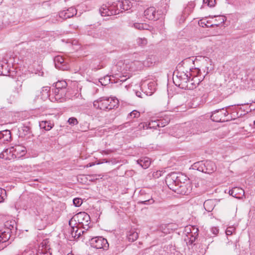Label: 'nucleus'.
<instances>
[{
  "label": "nucleus",
  "mask_w": 255,
  "mask_h": 255,
  "mask_svg": "<svg viewBox=\"0 0 255 255\" xmlns=\"http://www.w3.org/2000/svg\"><path fill=\"white\" fill-rule=\"evenodd\" d=\"M90 244L92 247L97 249L106 250L109 248L107 240L102 237H96L90 240Z\"/></svg>",
  "instance_id": "obj_6"
},
{
  "label": "nucleus",
  "mask_w": 255,
  "mask_h": 255,
  "mask_svg": "<svg viewBox=\"0 0 255 255\" xmlns=\"http://www.w3.org/2000/svg\"><path fill=\"white\" fill-rule=\"evenodd\" d=\"M50 91V88L49 87H44L42 88L41 91V98L42 100L45 101L48 98L51 102H54L53 100L52 99V95L49 94Z\"/></svg>",
  "instance_id": "obj_17"
},
{
  "label": "nucleus",
  "mask_w": 255,
  "mask_h": 255,
  "mask_svg": "<svg viewBox=\"0 0 255 255\" xmlns=\"http://www.w3.org/2000/svg\"><path fill=\"white\" fill-rule=\"evenodd\" d=\"M63 91L64 90H61L59 89H57L55 87V88L52 90V92L53 93L54 97L56 96L57 95H58Z\"/></svg>",
  "instance_id": "obj_51"
},
{
  "label": "nucleus",
  "mask_w": 255,
  "mask_h": 255,
  "mask_svg": "<svg viewBox=\"0 0 255 255\" xmlns=\"http://www.w3.org/2000/svg\"><path fill=\"white\" fill-rule=\"evenodd\" d=\"M67 86V84L65 81H60L55 83V87L61 90H65L64 89L66 88Z\"/></svg>",
  "instance_id": "obj_32"
},
{
  "label": "nucleus",
  "mask_w": 255,
  "mask_h": 255,
  "mask_svg": "<svg viewBox=\"0 0 255 255\" xmlns=\"http://www.w3.org/2000/svg\"><path fill=\"white\" fill-rule=\"evenodd\" d=\"M95 165V163L92 162V163H89L87 165V167H91L93 165Z\"/></svg>",
  "instance_id": "obj_57"
},
{
  "label": "nucleus",
  "mask_w": 255,
  "mask_h": 255,
  "mask_svg": "<svg viewBox=\"0 0 255 255\" xmlns=\"http://www.w3.org/2000/svg\"><path fill=\"white\" fill-rule=\"evenodd\" d=\"M116 4L114 3L112 5H109V10L111 12H113V15L119 14V9L117 8Z\"/></svg>",
  "instance_id": "obj_38"
},
{
  "label": "nucleus",
  "mask_w": 255,
  "mask_h": 255,
  "mask_svg": "<svg viewBox=\"0 0 255 255\" xmlns=\"http://www.w3.org/2000/svg\"><path fill=\"white\" fill-rule=\"evenodd\" d=\"M215 206L216 200L214 199L207 200L204 203V209L208 212L212 211Z\"/></svg>",
  "instance_id": "obj_19"
},
{
  "label": "nucleus",
  "mask_w": 255,
  "mask_h": 255,
  "mask_svg": "<svg viewBox=\"0 0 255 255\" xmlns=\"http://www.w3.org/2000/svg\"><path fill=\"white\" fill-rule=\"evenodd\" d=\"M50 248L48 239L44 240L41 243L39 247L38 251H50Z\"/></svg>",
  "instance_id": "obj_25"
},
{
  "label": "nucleus",
  "mask_w": 255,
  "mask_h": 255,
  "mask_svg": "<svg viewBox=\"0 0 255 255\" xmlns=\"http://www.w3.org/2000/svg\"><path fill=\"white\" fill-rule=\"evenodd\" d=\"M201 71L198 68H190V72H189V76L191 77H198L201 76Z\"/></svg>",
  "instance_id": "obj_27"
},
{
  "label": "nucleus",
  "mask_w": 255,
  "mask_h": 255,
  "mask_svg": "<svg viewBox=\"0 0 255 255\" xmlns=\"http://www.w3.org/2000/svg\"><path fill=\"white\" fill-rule=\"evenodd\" d=\"M1 74H2L3 75H5V73L3 72V71L1 72Z\"/></svg>",
  "instance_id": "obj_63"
},
{
  "label": "nucleus",
  "mask_w": 255,
  "mask_h": 255,
  "mask_svg": "<svg viewBox=\"0 0 255 255\" xmlns=\"http://www.w3.org/2000/svg\"><path fill=\"white\" fill-rule=\"evenodd\" d=\"M183 64H186L188 63H190L191 62L193 63L194 61L193 59H191L190 58H187L183 61H182Z\"/></svg>",
  "instance_id": "obj_54"
},
{
  "label": "nucleus",
  "mask_w": 255,
  "mask_h": 255,
  "mask_svg": "<svg viewBox=\"0 0 255 255\" xmlns=\"http://www.w3.org/2000/svg\"><path fill=\"white\" fill-rule=\"evenodd\" d=\"M144 15L149 20H157L159 19V14L154 7L151 6L144 11Z\"/></svg>",
  "instance_id": "obj_11"
},
{
  "label": "nucleus",
  "mask_w": 255,
  "mask_h": 255,
  "mask_svg": "<svg viewBox=\"0 0 255 255\" xmlns=\"http://www.w3.org/2000/svg\"><path fill=\"white\" fill-rule=\"evenodd\" d=\"M65 90H64L63 91L61 92L60 94L58 95H57L56 96L53 97L52 96V99L53 100L54 102L57 101L59 102H62L63 101L64 97L65 96Z\"/></svg>",
  "instance_id": "obj_31"
},
{
  "label": "nucleus",
  "mask_w": 255,
  "mask_h": 255,
  "mask_svg": "<svg viewBox=\"0 0 255 255\" xmlns=\"http://www.w3.org/2000/svg\"><path fill=\"white\" fill-rule=\"evenodd\" d=\"M192 167L194 169L209 174L213 173L217 168L215 163L210 160L197 162L194 163Z\"/></svg>",
  "instance_id": "obj_4"
},
{
  "label": "nucleus",
  "mask_w": 255,
  "mask_h": 255,
  "mask_svg": "<svg viewBox=\"0 0 255 255\" xmlns=\"http://www.w3.org/2000/svg\"><path fill=\"white\" fill-rule=\"evenodd\" d=\"M5 152L7 154L9 153L11 154V157L13 158H19L25 155L26 153V148L25 147L20 145H16L14 146L11 147L9 149H6Z\"/></svg>",
  "instance_id": "obj_7"
},
{
  "label": "nucleus",
  "mask_w": 255,
  "mask_h": 255,
  "mask_svg": "<svg viewBox=\"0 0 255 255\" xmlns=\"http://www.w3.org/2000/svg\"><path fill=\"white\" fill-rule=\"evenodd\" d=\"M153 202H154V201L152 199L140 202V203H143L144 204H151L153 203Z\"/></svg>",
  "instance_id": "obj_55"
},
{
  "label": "nucleus",
  "mask_w": 255,
  "mask_h": 255,
  "mask_svg": "<svg viewBox=\"0 0 255 255\" xmlns=\"http://www.w3.org/2000/svg\"><path fill=\"white\" fill-rule=\"evenodd\" d=\"M36 255H51L50 251H38Z\"/></svg>",
  "instance_id": "obj_49"
},
{
  "label": "nucleus",
  "mask_w": 255,
  "mask_h": 255,
  "mask_svg": "<svg viewBox=\"0 0 255 255\" xmlns=\"http://www.w3.org/2000/svg\"><path fill=\"white\" fill-rule=\"evenodd\" d=\"M157 84L154 81H151L148 84L143 83L141 85L142 91L147 96H151L155 91Z\"/></svg>",
  "instance_id": "obj_9"
},
{
  "label": "nucleus",
  "mask_w": 255,
  "mask_h": 255,
  "mask_svg": "<svg viewBox=\"0 0 255 255\" xmlns=\"http://www.w3.org/2000/svg\"><path fill=\"white\" fill-rule=\"evenodd\" d=\"M192 188L190 184L183 183L178 185L176 188L172 189L175 192L182 195H188L191 191Z\"/></svg>",
  "instance_id": "obj_10"
},
{
  "label": "nucleus",
  "mask_w": 255,
  "mask_h": 255,
  "mask_svg": "<svg viewBox=\"0 0 255 255\" xmlns=\"http://www.w3.org/2000/svg\"><path fill=\"white\" fill-rule=\"evenodd\" d=\"M73 202L76 207H79L82 205L83 201L81 198H75L73 200Z\"/></svg>",
  "instance_id": "obj_42"
},
{
  "label": "nucleus",
  "mask_w": 255,
  "mask_h": 255,
  "mask_svg": "<svg viewBox=\"0 0 255 255\" xmlns=\"http://www.w3.org/2000/svg\"><path fill=\"white\" fill-rule=\"evenodd\" d=\"M103 29H93L88 30L87 32V35L91 36L94 38H100L102 36Z\"/></svg>",
  "instance_id": "obj_21"
},
{
  "label": "nucleus",
  "mask_w": 255,
  "mask_h": 255,
  "mask_svg": "<svg viewBox=\"0 0 255 255\" xmlns=\"http://www.w3.org/2000/svg\"><path fill=\"white\" fill-rule=\"evenodd\" d=\"M132 26L138 30H149L150 27L149 25L146 23L138 22L134 23Z\"/></svg>",
  "instance_id": "obj_26"
},
{
  "label": "nucleus",
  "mask_w": 255,
  "mask_h": 255,
  "mask_svg": "<svg viewBox=\"0 0 255 255\" xmlns=\"http://www.w3.org/2000/svg\"><path fill=\"white\" fill-rule=\"evenodd\" d=\"M70 226V234L71 236L75 239L79 238L81 236V233L82 234L86 233L84 230L80 229V227L77 225H72V226Z\"/></svg>",
  "instance_id": "obj_13"
},
{
  "label": "nucleus",
  "mask_w": 255,
  "mask_h": 255,
  "mask_svg": "<svg viewBox=\"0 0 255 255\" xmlns=\"http://www.w3.org/2000/svg\"><path fill=\"white\" fill-rule=\"evenodd\" d=\"M90 223V216L85 212H81L76 214L69 221V226L77 225L79 226H82L83 229H86L87 227L86 230L89 228Z\"/></svg>",
  "instance_id": "obj_3"
},
{
  "label": "nucleus",
  "mask_w": 255,
  "mask_h": 255,
  "mask_svg": "<svg viewBox=\"0 0 255 255\" xmlns=\"http://www.w3.org/2000/svg\"><path fill=\"white\" fill-rule=\"evenodd\" d=\"M5 246H6V245H4V246H2L1 247H0V248L3 249V248H4Z\"/></svg>",
  "instance_id": "obj_61"
},
{
  "label": "nucleus",
  "mask_w": 255,
  "mask_h": 255,
  "mask_svg": "<svg viewBox=\"0 0 255 255\" xmlns=\"http://www.w3.org/2000/svg\"><path fill=\"white\" fill-rule=\"evenodd\" d=\"M178 176L179 173L172 172L166 177L165 183L170 190H172L179 185Z\"/></svg>",
  "instance_id": "obj_8"
},
{
  "label": "nucleus",
  "mask_w": 255,
  "mask_h": 255,
  "mask_svg": "<svg viewBox=\"0 0 255 255\" xmlns=\"http://www.w3.org/2000/svg\"><path fill=\"white\" fill-rule=\"evenodd\" d=\"M115 4H116V6L117 7V8H119V13L120 12H123L124 10V9H123V1H118L117 2H114Z\"/></svg>",
  "instance_id": "obj_44"
},
{
  "label": "nucleus",
  "mask_w": 255,
  "mask_h": 255,
  "mask_svg": "<svg viewBox=\"0 0 255 255\" xmlns=\"http://www.w3.org/2000/svg\"><path fill=\"white\" fill-rule=\"evenodd\" d=\"M136 95L137 96V97H140V98H142V96H141V94L140 92H136Z\"/></svg>",
  "instance_id": "obj_56"
},
{
  "label": "nucleus",
  "mask_w": 255,
  "mask_h": 255,
  "mask_svg": "<svg viewBox=\"0 0 255 255\" xmlns=\"http://www.w3.org/2000/svg\"><path fill=\"white\" fill-rule=\"evenodd\" d=\"M127 238L129 242H134L138 238V234L133 231H129L127 235Z\"/></svg>",
  "instance_id": "obj_29"
},
{
  "label": "nucleus",
  "mask_w": 255,
  "mask_h": 255,
  "mask_svg": "<svg viewBox=\"0 0 255 255\" xmlns=\"http://www.w3.org/2000/svg\"><path fill=\"white\" fill-rule=\"evenodd\" d=\"M220 18H221L220 20L221 21V22L223 23L224 22V20H224V17H221Z\"/></svg>",
  "instance_id": "obj_59"
},
{
  "label": "nucleus",
  "mask_w": 255,
  "mask_h": 255,
  "mask_svg": "<svg viewBox=\"0 0 255 255\" xmlns=\"http://www.w3.org/2000/svg\"><path fill=\"white\" fill-rule=\"evenodd\" d=\"M136 43L138 46H143L147 44V40L145 38H137L136 40Z\"/></svg>",
  "instance_id": "obj_36"
},
{
  "label": "nucleus",
  "mask_w": 255,
  "mask_h": 255,
  "mask_svg": "<svg viewBox=\"0 0 255 255\" xmlns=\"http://www.w3.org/2000/svg\"><path fill=\"white\" fill-rule=\"evenodd\" d=\"M195 3L194 2L190 1L188 2L187 6L185 8L183 12V17H185L192 12L194 7H195Z\"/></svg>",
  "instance_id": "obj_22"
},
{
  "label": "nucleus",
  "mask_w": 255,
  "mask_h": 255,
  "mask_svg": "<svg viewBox=\"0 0 255 255\" xmlns=\"http://www.w3.org/2000/svg\"><path fill=\"white\" fill-rule=\"evenodd\" d=\"M248 77L251 79L253 80V79H255V77H252L250 75V74L248 75Z\"/></svg>",
  "instance_id": "obj_58"
},
{
  "label": "nucleus",
  "mask_w": 255,
  "mask_h": 255,
  "mask_svg": "<svg viewBox=\"0 0 255 255\" xmlns=\"http://www.w3.org/2000/svg\"><path fill=\"white\" fill-rule=\"evenodd\" d=\"M221 109V113L222 114V115H223V118L224 119H227L226 118V117L229 114L228 112L226 110H224V108H222V109Z\"/></svg>",
  "instance_id": "obj_50"
},
{
  "label": "nucleus",
  "mask_w": 255,
  "mask_h": 255,
  "mask_svg": "<svg viewBox=\"0 0 255 255\" xmlns=\"http://www.w3.org/2000/svg\"><path fill=\"white\" fill-rule=\"evenodd\" d=\"M11 138V132L9 130H4L0 132V142L8 141Z\"/></svg>",
  "instance_id": "obj_20"
},
{
  "label": "nucleus",
  "mask_w": 255,
  "mask_h": 255,
  "mask_svg": "<svg viewBox=\"0 0 255 255\" xmlns=\"http://www.w3.org/2000/svg\"><path fill=\"white\" fill-rule=\"evenodd\" d=\"M137 163L144 169H146L150 165L151 162L149 158H145L143 159L137 160Z\"/></svg>",
  "instance_id": "obj_28"
},
{
  "label": "nucleus",
  "mask_w": 255,
  "mask_h": 255,
  "mask_svg": "<svg viewBox=\"0 0 255 255\" xmlns=\"http://www.w3.org/2000/svg\"><path fill=\"white\" fill-rule=\"evenodd\" d=\"M211 119L215 122H225L228 120V119H224L223 118V115L221 112V109L212 112L211 116Z\"/></svg>",
  "instance_id": "obj_15"
},
{
  "label": "nucleus",
  "mask_w": 255,
  "mask_h": 255,
  "mask_svg": "<svg viewBox=\"0 0 255 255\" xmlns=\"http://www.w3.org/2000/svg\"><path fill=\"white\" fill-rule=\"evenodd\" d=\"M189 78H190V76L187 73L177 72L176 75L175 72L174 73L173 81L176 86L181 89L187 90Z\"/></svg>",
  "instance_id": "obj_5"
},
{
  "label": "nucleus",
  "mask_w": 255,
  "mask_h": 255,
  "mask_svg": "<svg viewBox=\"0 0 255 255\" xmlns=\"http://www.w3.org/2000/svg\"><path fill=\"white\" fill-rule=\"evenodd\" d=\"M178 178L180 183L179 185H181L182 183H185V181L186 180L187 178L186 176L179 173Z\"/></svg>",
  "instance_id": "obj_47"
},
{
  "label": "nucleus",
  "mask_w": 255,
  "mask_h": 255,
  "mask_svg": "<svg viewBox=\"0 0 255 255\" xmlns=\"http://www.w3.org/2000/svg\"><path fill=\"white\" fill-rule=\"evenodd\" d=\"M204 4H206L209 7H214L216 4V0H203Z\"/></svg>",
  "instance_id": "obj_43"
},
{
  "label": "nucleus",
  "mask_w": 255,
  "mask_h": 255,
  "mask_svg": "<svg viewBox=\"0 0 255 255\" xmlns=\"http://www.w3.org/2000/svg\"><path fill=\"white\" fill-rule=\"evenodd\" d=\"M236 190H240L242 192V193L244 194V190H243L241 188H238V187H235V188H233L232 190L229 191L230 195H232L233 197H236V196L237 195V193H235Z\"/></svg>",
  "instance_id": "obj_40"
},
{
  "label": "nucleus",
  "mask_w": 255,
  "mask_h": 255,
  "mask_svg": "<svg viewBox=\"0 0 255 255\" xmlns=\"http://www.w3.org/2000/svg\"><path fill=\"white\" fill-rule=\"evenodd\" d=\"M203 78L201 77H192L191 79L189 78V82H188V88L187 90H193L198 86L201 81L202 80Z\"/></svg>",
  "instance_id": "obj_16"
},
{
  "label": "nucleus",
  "mask_w": 255,
  "mask_h": 255,
  "mask_svg": "<svg viewBox=\"0 0 255 255\" xmlns=\"http://www.w3.org/2000/svg\"><path fill=\"white\" fill-rule=\"evenodd\" d=\"M53 125L50 121H41L39 123V127L45 130H49L53 127Z\"/></svg>",
  "instance_id": "obj_24"
},
{
  "label": "nucleus",
  "mask_w": 255,
  "mask_h": 255,
  "mask_svg": "<svg viewBox=\"0 0 255 255\" xmlns=\"http://www.w3.org/2000/svg\"><path fill=\"white\" fill-rule=\"evenodd\" d=\"M211 231L213 235L216 236L219 233V229L217 227H214L211 228Z\"/></svg>",
  "instance_id": "obj_52"
},
{
  "label": "nucleus",
  "mask_w": 255,
  "mask_h": 255,
  "mask_svg": "<svg viewBox=\"0 0 255 255\" xmlns=\"http://www.w3.org/2000/svg\"><path fill=\"white\" fill-rule=\"evenodd\" d=\"M170 236H168L166 237V239H170Z\"/></svg>",
  "instance_id": "obj_62"
},
{
  "label": "nucleus",
  "mask_w": 255,
  "mask_h": 255,
  "mask_svg": "<svg viewBox=\"0 0 255 255\" xmlns=\"http://www.w3.org/2000/svg\"><path fill=\"white\" fill-rule=\"evenodd\" d=\"M139 115L140 114L138 111L133 110L128 115L127 118L130 120L133 118L138 117Z\"/></svg>",
  "instance_id": "obj_37"
},
{
  "label": "nucleus",
  "mask_w": 255,
  "mask_h": 255,
  "mask_svg": "<svg viewBox=\"0 0 255 255\" xmlns=\"http://www.w3.org/2000/svg\"><path fill=\"white\" fill-rule=\"evenodd\" d=\"M4 194L6 195V191L4 189L0 188V203L3 202L4 200Z\"/></svg>",
  "instance_id": "obj_46"
},
{
  "label": "nucleus",
  "mask_w": 255,
  "mask_h": 255,
  "mask_svg": "<svg viewBox=\"0 0 255 255\" xmlns=\"http://www.w3.org/2000/svg\"><path fill=\"white\" fill-rule=\"evenodd\" d=\"M110 78L109 76H106L104 78H100L99 79V82L101 84V85L106 86L110 83Z\"/></svg>",
  "instance_id": "obj_39"
},
{
  "label": "nucleus",
  "mask_w": 255,
  "mask_h": 255,
  "mask_svg": "<svg viewBox=\"0 0 255 255\" xmlns=\"http://www.w3.org/2000/svg\"><path fill=\"white\" fill-rule=\"evenodd\" d=\"M162 116L160 115V125H161L160 127H164L166 125L168 124L170 121V119L166 117L165 119H162Z\"/></svg>",
  "instance_id": "obj_41"
},
{
  "label": "nucleus",
  "mask_w": 255,
  "mask_h": 255,
  "mask_svg": "<svg viewBox=\"0 0 255 255\" xmlns=\"http://www.w3.org/2000/svg\"><path fill=\"white\" fill-rule=\"evenodd\" d=\"M235 232V228L234 227H229L227 228L226 231V234L227 236L231 235Z\"/></svg>",
  "instance_id": "obj_45"
},
{
  "label": "nucleus",
  "mask_w": 255,
  "mask_h": 255,
  "mask_svg": "<svg viewBox=\"0 0 255 255\" xmlns=\"http://www.w3.org/2000/svg\"><path fill=\"white\" fill-rule=\"evenodd\" d=\"M100 12L102 16H110L113 15V12H111L109 10V6L103 5L99 9Z\"/></svg>",
  "instance_id": "obj_23"
},
{
  "label": "nucleus",
  "mask_w": 255,
  "mask_h": 255,
  "mask_svg": "<svg viewBox=\"0 0 255 255\" xmlns=\"http://www.w3.org/2000/svg\"><path fill=\"white\" fill-rule=\"evenodd\" d=\"M195 238H194V240H192V239H190V241H191V243H192L193 242V241H195Z\"/></svg>",
  "instance_id": "obj_60"
},
{
  "label": "nucleus",
  "mask_w": 255,
  "mask_h": 255,
  "mask_svg": "<svg viewBox=\"0 0 255 255\" xmlns=\"http://www.w3.org/2000/svg\"><path fill=\"white\" fill-rule=\"evenodd\" d=\"M254 126H255V121H254Z\"/></svg>",
  "instance_id": "obj_64"
},
{
  "label": "nucleus",
  "mask_w": 255,
  "mask_h": 255,
  "mask_svg": "<svg viewBox=\"0 0 255 255\" xmlns=\"http://www.w3.org/2000/svg\"><path fill=\"white\" fill-rule=\"evenodd\" d=\"M77 10L73 7H71L66 10H63L59 12V17L62 19H67L73 17L76 14Z\"/></svg>",
  "instance_id": "obj_12"
},
{
  "label": "nucleus",
  "mask_w": 255,
  "mask_h": 255,
  "mask_svg": "<svg viewBox=\"0 0 255 255\" xmlns=\"http://www.w3.org/2000/svg\"><path fill=\"white\" fill-rule=\"evenodd\" d=\"M54 61L55 67L60 70H65L67 66H66L67 61L62 56H57L54 58Z\"/></svg>",
  "instance_id": "obj_14"
},
{
  "label": "nucleus",
  "mask_w": 255,
  "mask_h": 255,
  "mask_svg": "<svg viewBox=\"0 0 255 255\" xmlns=\"http://www.w3.org/2000/svg\"><path fill=\"white\" fill-rule=\"evenodd\" d=\"M169 2V0H162L161 4H162V9L160 10V12L161 11L162 14L165 15L167 12L168 8V3ZM161 13H160V15Z\"/></svg>",
  "instance_id": "obj_30"
},
{
  "label": "nucleus",
  "mask_w": 255,
  "mask_h": 255,
  "mask_svg": "<svg viewBox=\"0 0 255 255\" xmlns=\"http://www.w3.org/2000/svg\"><path fill=\"white\" fill-rule=\"evenodd\" d=\"M138 61L131 62L128 60H120L111 68V73L113 76L118 81L125 82L131 76L129 72L137 70L135 66L139 64Z\"/></svg>",
  "instance_id": "obj_1"
},
{
  "label": "nucleus",
  "mask_w": 255,
  "mask_h": 255,
  "mask_svg": "<svg viewBox=\"0 0 255 255\" xmlns=\"http://www.w3.org/2000/svg\"><path fill=\"white\" fill-rule=\"evenodd\" d=\"M68 122L71 125H76L78 123L77 120L74 117L69 118L68 121Z\"/></svg>",
  "instance_id": "obj_48"
},
{
  "label": "nucleus",
  "mask_w": 255,
  "mask_h": 255,
  "mask_svg": "<svg viewBox=\"0 0 255 255\" xmlns=\"http://www.w3.org/2000/svg\"><path fill=\"white\" fill-rule=\"evenodd\" d=\"M123 8L124 11L130 9L132 7V4L128 0H123Z\"/></svg>",
  "instance_id": "obj_34"
},
{
  "label": "nucleus",
  "mask_w": 255,
  "mask_h": 255,
  "mask_svg": "<svg viewBox=\"0 0 255 255\" xmlns=\"http://www.w3.org/2000/svg\"><path fill=\"white\" fill-rule=\"evenodd\" d=\"M15 223L14 221H7L5 224V226L8 229L7 231H9V230L11 231L13 230L14 228H16L15 227Z\"/></svg>",
  "instance_id": "obj_35"
},
{
  "label": "nucleus",
  "mask_w": 255,
  "mask_h": 255,
  "mask_svg": "<svg viewBox=\"0 0 255 255\" xmlns=\"http://www.w3.org/2000/svg\"><path fill=\"white\" fill-rule=\"evenodd\" d=\"M117 99L108 97H101L93 102L94 108L104 111L113 109L117 107Z\"/></svg>",
  "instance_id": "obj_2"
},
{
  "label": "nucleus",
  "mask_w": 255,
  "mask_h": 255,
  "mask_svg": "<svg viewBox=\"0 0 255 255\" xmlns=\"http://www.w3.org/2000/svg\"><path fill=\"white\" fill-rule=\"evenodd\" d=\"M168 226L166 225H160V237L163 235L161 234H163L164 235H167L170 233V229L168 228Z\"/></svg>",
  "instance_id": "obj_33"
},
{
  "label": "nucleus",
  "mask_w": 255,
  "mask_h": 255,
  "mask_svg": "<svg viewBox=\"0 0 255 255\" xmlns=\"http://www.w3.org/2000/svg\"><path fill=\"white\" fill-rule=\"evenodd\" d=\"M145 126L146 128H153L156 129L157 127H159V122L158 120H151V121L148 124L141 123L139 125V128H144Z\"/></svg>",
  "instance_id": "obj_18"
},
{
  "label": "nucleus",
  "mask_w": 255,
  "mask_h": 255,
  "mask_svg": "<svg viewBox=\"0 0 255 255\" xmlns=\"http://www.w3.org/2000/svg\"><path fill=\"white\" fill-rule=\"evenodd\" d=\"M161 105L163 107V110H162L163 112L166 111L168 109V108L166 107L165 99L162 100Z\"/></svg>",
  "instance_id": "obj_53"
}]
</instances>
